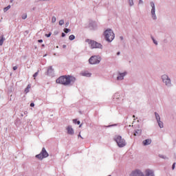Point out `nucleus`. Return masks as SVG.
<instances>
[{
	"mask_svg": "<svg viewBox=\"0 0 176 176\" xmlns=\"http://www.w3.org/2000/svg\"><path fill=\"white\" fill-rule=\"evenodd\" d=\"M10 5L8 6L7 7L3 8V12H8V10H9V9H10Z\"/></svg>",
	"mask_w": 176,
	"mask_h": 176,
	"instance_id": "obj_20",
	"label": "nucleus"
},
{
	"mask_svg": "<svg viewBox=\"0 0 176 176\" xmlns=\"http://www.w3.org/2000/svg\"><path fill=\"white\" fill-rule=\"evenodd\" d=\"M157 123L160 129H163V122L160 120V121H157Z\"/></svg>",
	"mask_w": 176,
	"mask_h": 176,
	"instance_id": "obj_19",
	"label": "nucleus"
},
{
	"mask_svg": "<svg viewBox=\"0 0 176 176\" xmlns=\"http://www.w3.org/2000/svg\"><path fill=\"white\" fill-rule=\"evenodd\" d=\"M155 119L157 122H159L160 120V116H159V113L156 112L155 113Z\"/></svg>",
	"mask_w": 176,
	"mask_h": 176,
	"instance_id": "obj_17",
	"label": "nucleus"
},
{
	"mask_svg": "<svg viewBox=\"0 0 176 176\" xmlns=\"http://www.w3.org/2000/svg\"><path fill=\"white\" fill-rule=\"evenodd\" d=\"M67 134H69L70 135H74V129H72V126H69L67 127Z\"/></svg>",
	"mask_w": 176,
	"mask_h": 176,
	"instance_id": "obj_11",
	"label": "nucleus"
},
{
	"mask_svg": "<svg viewBox=\"0 0 176 176\" xmlns=\"http://www.w3.org/2000/svg\"><path fill=\"white\" fill-rule=\"evenodd\" d=\"M69 41H74L75 39V36L74 34H72L69 36Z\"/></svg>",
	"mask_w": 176,
	"mask_h": 176,
	"instance_id": "obj_21",
	"label": "nucleus"
},
{
	"mask_svg": "<svg viewBox=\"0 0 176 176\" xmlns=\"http://www.w3.org/2000/svg\"><path fill=\"white\" fill-rule=\"evenodd\" d=\"M100 61H101V57L99 56H92L89 59V63L91 65L100 64Z\"/></svg>",
	"mask_w": 176,
	"mask_h": 176,
	"instance_id": "obj_5",
	"label": "nucleus"
},
{
	"mask_svg": "<svg viewBox=\"0 0 176 176\" xmlns=\"http://www.w3.org/2000/svg\"><path fill=\"white\" fill-rule=\"evenodd\" d=\"M119 54H120V52L117 53V56H119Z\"/></svg>",
	"mask_w": 176,
	"mask_h": 176,
	"instance_id": "obj_38",
	"label": "nucleus"
},
{
	"mask_svg": "<svg viewBox=\"0 0 176 176\" xmlns=\"http://www.w3.org/2000/svg\"><path fill=\"white\" fill-rule=\"evenodd\" d=\"M150 5L152 8V9H151V16H152L153 20H156V14H155V12H156V9L155 8V3L153 2H151Z\"/></svg>",
	"mask_w": 176,
	"mask_h": 176,
	"instance_id": "obj_7",
	"label": "nucleus"
},
{
	"mask_svg": "<svg viewBox=\"0 0 176 176\" xmlns=\"http://www.w3.org/2000/svg\"><path fill=\"white\" fill-rule=\"evenodd\" d=\"M11 2H13V0H11Z\"/></svg>",
	"mask_w": 176,
	"mask_h": 176,
	"instance_id": "obj_45",
	"label": "nucleus"
},
{
	"mask_svg": "<svg viewBox=\"0 0 176 176\" xmlns=\"http://www.w3.org/2000/svg\"><path fill=\"white\" fill-rule=\"evenodd\" d=\"M13 69H14V71H16V69H17V66L13 67Z\"/></svg>",
	"mask_w": 176,
	"mask_h": 176,
	"instance_id": "obj_33",
	"label": "nucleus"
},
{
	"mask_svg": "<svg viewBox=\"0 0 176 176\" xmlns=\"http://www.w3.org/2000/svg\"><path fill=\"white\" fill-rule=\"evenodd\" d=\"M64 24V20H60L59 21V25H63Z\"/></svg>",
	"mask_w": 176,
	"mask_h": 176,
	"instance_id": "obj_26",
	"label": "nucleus"
},
{
	"mask_svg": "<svg viewBox=\"0 0 176 176\" xmlns=\"http://www.w3.org/2000/svg\"><path fill=\"white\" fill-rule=\"evenodd\" d=\"M64 32H65V34H68V32H71V30L69 29L65 28L64 29Z\"/></svg>",
	"mask_w": 176,
	"mask_h": 176,
	"instance_id": "obj_22",
	"label": "nucleus"
},
{
	"mask_svg": "<svg viewBox=\"0 0 176 176\" xmlns=\"http://www.w3.org/2000/svg\"><path fill=\"white\" fill-rule=\"evenodd\" d=\"M172 168H173V170H174L175 168V163H173V164L172 166Z\"/></svg>",
	"mask_w": 176,
	"mask_h": 176,
	"instance_id": "obj_30",
	"label": "nucleus"
},
{
	"mask_svg": "<svg viewBox=\"0 0 176 176\" xmlns=\"http://www.w3.org/2000/svg\"><path fill=\"white\" fill-rule=\"evenodd\" d=\"M86 42L89 43L91 49H101L102 47V45L90 39H87Z\"/></svg>",
	"mask_w": 176,
	"mask_h": 176,
	"instance_id": "obj_3",
	"label": "nucleus"
},
{
	"mask_svg": "<svg viewBox=\"0 0 176 176\" xmlns=\"http://www.w3.org/2000/svg\"><path fill=\"white\" fill-rule=\"evenodd\" d=\"M47 156H49V153H47V151H46V148L43 147L41 153L36 155V157H37V159H39L40 160H42V159H44V157H47Z\"/></svg>",
	"mask_w": 176,
	"mask_h": 176,
	"instance_id": "obj_6",
	"label": "nucleus"
},
{
	"mask_svg": "<svg viewBox=\"0 0 176 176\" xmlns=\"http://www.w3.org/2000/svg\"><path fill=\"white\" fill-rule=\"evenodd\" d=\"M73 122L75 123V124H80V121H78L77 120H73Z\"/></svg>",
	"mask_w": 176,
	"mask_h": 176,
	"instance_id": "obj_23",
	"label": "nucleus"
},
{
	"mask_svg": "<svg viewBox=\"0 0 176 176\" xmlns=\"http://www.w3.org/2000/svg\"><path fill=\"white\" fill-rule=\"evenodd\" d=\"M42 42H43V40H42V39H40V40L38 41V43H42Z\"/></svg>",
	"mask_w": 176,
	"mask_h": 176,
	"instance_id": "obj_32",
	"label": "nucleus"
},
{
	"mask_svg": "<svg viewBox=\"0 0 176 176\" xmlns=\"http://www.w3.org/2000/svg\"><path fill=\"white\" fill-rule=\"evenodd\" d=\"M39 74V71H38L37 72H36L34 75H33V77L34 78V79L38 76Z\"/></svg>",
	"mask_w": 176,
	"mask_h": 176,
	"instance_id": "obj_24",
	"label": "nucleus"
},
{
	"mask_svg": "<svg viewBox=\"0 0 176 176\" xmlns=\"http://www.w3.org/2000/svg\"><path fill=\"white\" fill-rule=\"evenodd\" d=\"M31 89V85H28L27 87L25 89V93H28L30 91V89Z\"/></svg>",
	"mask_w": 176,
	"mask_h": 176,
	"instance_id": "obj_16",
	"label": "nucleus"
},
{
	"mask_svg": "<svg viewBox=\"0 0 176 176\" xmlns=\"http://www.w3.org/2000/svg\"><path fill=\"white\" fill-rule=\"evenodd\" d=\"M62 36H63V37L65 36V34L62 33Z\"/></svg>",
	"mask_w": 176,
	"mask_h": 176,
	"instance_id": "obj_37",
	"label": "nucleus"
},
{
	"mask_svg": "<svg viewBox=\"0 0 176 176\" xmlns=\"http://www.w3.org/2000/svg\"><path fill=\"white\" fill-rule=\"evenodd\" d=\"M126 72L120 74L119 76L117 77V80H123V79L124 78V76H126Z\"/></svg>",
	"mask_w": 176,
	"mask_h": 176,
	"instance_id": "obj_12",
	"label": "nucleus"
},
{
	"mask_svg": "<svg viewBox=\"0 0 176 176\" xmlns=\"http://www.w3.org/2000/svg\"><path fill=\"white\" fill-rule=\"evenodd\" d=\"M30 107H35V104L34 103H31Z\"/></svg>",
	"mask_w": 176,
	"mask_h": 176,
	"instance_id": "obj_34",
	"label": "nucleus"
},
{
	"mask_svg": "<svg viewBox=\"0 0 176 176\" xmlns=\"http://www.w3.org/2000/svg\"><path fill=\"white\" fill-rule=\"evenodd\" d=\"M104 35L107 42H112V41L115 39V33H113V32L111 29L104 31Z\"/></svg>",
	"mask_w": 176,
	"mask_h": 176,
	"instance_id": "obj_2",
	"label": "nucleus"
},
{
	"mask_svg": "<svg viewBox=\"0 0 176 176\" xmlns=\"http://www.w3.org/2000/svg\"><path fill=\"white\" fill-rule=\"evenodd\" d=\"M162 80L164 83H166V86L171 84V80L168 78V76L167 75L162 76Z\"/></svg>",
	"mask_w": 176,
	"mask_h": 176,
	"instance_id": "obj_8",
	"label": "nucleus"
},
{
	"mask_svg": "<svg viewBox=\"0 0 176 176\" xmlns=\"http://www.w3.org/2000/svg\"><path fill=\"white\" fill-rule=\"evenodd\" d=\"M49 69H52V67H50L48 69V71H49Z\"/></svg>",
	"mask_w": 176,
	"mask_h": 176,
	"instance_id": "obj_42",
	"label": "nucleus"
},
{
	"mask_svg": "<svg viewBox=\"0 0 176 176\" xmlns=\"http://www.w3.org/2000/svg\"><path fill=\"white\" fill-rule=\"evenodd\" d=\"M22 19H23V20H25V19H27V14H23V15L22 16Z\"/></svg>",
	"mask_w": 176,
	"mask_h": 176,
	"instance_id": "obj_27",
	"label": "nucleus"
},
{
	"mask_svg": "<svg viewBox=\"0 0 176 176\" xmlns=\"http://www.w3.org/2000/svg\"><path fill=\"white\" fill-rule=\"evenodd\" d=\"M115 97H119V94H116Z\"/></svg>",
	"mask_w": 176,
	"mask_h": 176,
	"instance_id": "obj_36",
	"label": "nucleus"
},
{
	"mask_svg": "<svg viewBox=\"0 0 176 176\" xmlns=\"http://www.w3.org/2000/svg\"><path fill=\"white\" fill-rule=\"evenodd\" d=\"M114 140L120 148H123V146H126V141L124 140V139L122 138V136L117 135L116 136Z\"/></svg>",
	"mask_w": 176,
	"mask_h": 176,
	"instance_id": "obj_4",
	"label": "nucleus"
},
{
	"mask_svg": "<svg viewBox=\"0 0 176 176\" xmlns=\"http://www.w3.org/2000/svg\"><path fill=\"white\" fill-rule=\"evenodd\" d=\"M153 41L155 45H157V41H156L154 38H153Z\"/></svg>",
	"mask_w": 176,
	"mask_h": 176,
	"instance_id": "obj_31",
	"label": "nucleus"
},
{
	"mask_svg": "<svg viewBox=\"0 0 176 176\" xmlns=\"http://www.w3.org/2000/svg\"><path fill=\"white\" fill-rule=\"evenodd\" d=\"M51 36H52V33L45 34V36H47V38H50Z\"/></svg>",
	"mask_w": 176,
	"mask_h": 176,
	"instance_id": "obj_29",
	"label": "nucleus"
},
{
	"mask_svg": "<svg viewBox=\"0 0 176 176\" xmlns=\"http://www.w3.org/2000/svg\"><path fill=\"white\" fill-rule=\"evenodd\" d=\"M63 47H65V45H63Z\"/></svg>",
	"mask_w": 176,
	"mask_h": 176,
	"instance_id": "obj_46",
	"label": "nucleus"
},
{
	"mask_svg": "<svg viewBox=\"0 0 176 176\" xmlns=\"http://www.w3.org/2000/svg\"><path fill=\"white\" fill-rule=\"evenodd\" d=\"M142 3V0H140V3Z\"/></svg>",
	"mask_w": 176,
	"mask_h": 176,
	"instance_id": "obj_40",
	"label": "nucleus"
},
{
	"mask_svg": "<svg viewBox=\"0 0 176 176\" xmlns=\"http://www.w3.org/2000/svg\"><path fill=\"white\" fill-rule=\"evenodd\" d=\"M56 16H52V23H56Z\"/></svg>",
	"mask_w": 176,
	"mask_h": 176,
	"instance_id": "obj_25",
	"label": "nucleus"
},
{
	"mask_svg": "<svg viewBox=\"0 0 176 176\" xmlns=\"http://www.w3.org/2000/svg\"><path fill=\"white\" fill-rule=\"evenodd\" d=\"M79 127H82V124H80V125L79 126Z\"/></svg>",
	"mask_w": 176,
	"mask_h": 176,
	"instance_id": "obj_43",
	"label": "nucleus"
},
{
	"mask_svg": "<svg viewBox=\"0 0 176 176\" xmlns=\"http://www.w3.org/2000/svg\"><path fill=\"white\" fill-rule=\"evenodd\" d=\"M141 134V130L138 129L135 131L133 135L137 136V135H140Z\"/></svg>",
	"mask_w": 176,
	"mask_h": 176,
	"instance_id": "obj_15",
	"label": "nucleus"
},
{
	"mask_svg": "<svg viewBox=\"0 0 176 176\" xmlns=\"http://www.w3.org/2000/svg\"><path fill=\"white\" fill-rule=\"evenodd\" d=\"M4 41H5V38L3 37V36H1L0 39V46H2V45H3Z\"/></svg>",
	"mask_w": 176,
	"mask_h": 176,
	"instance_id": "obj_18",
	"label": "nucleus"
},
{
	"mask_svg": "<svg viewBox=\"0 0 176 176\" xmlns=\"http://www.w3.org/2000/svg\"><path fill=\"white\" fill-rule=\"evenodd\" d=\"M82 76H87V78H89V76H91V74L89 73L88 72H82L81 73Z\"/></svg>",
	"mask_w": 176,
	"mask_h": 176,
	"instance_id": "obj_14",
	"label": "nucleus"
},
{
	"mask_svg": "<svg viewBox=\"0 0 176 176\" xmlns=\"http://www.w3.org/2000/svg\"><path fill=\"white\" fill-rule=\"evenodd\" d=\"M130 176H144V173H142V172H141V170H135L132 171Z\"/></svg>",
	"mask_w": 176,
	"mask_h": 176,
	"instance_id": "obj_9",
	"label": "nucleus"
},
{
	"mask_svg": "<svg viewBox=\"0 0 176 176\" xmlns=\"http://www.w3.org/2000/svg\"><path fill=\"white\" fill-rule=\"evenodd\" d=\"M129 3H130L131 6H133V5H134L133 0H129Z\"/></svg>",
	"mask_w": 176,
	"mask_h": 176,
	"instance_id": "obj_28",
	"label": "nucleus"
},
{
	"mask_svg": "<svg viewBox=\"0 0 176 176\" xmlns=\"http://www.w3.org/2000/svg\"><path fill=\"white\" fill-rule=\"evenodd\" d=\"M68 24H69L68 23L65 24L66 27L68 25Z\"/></svg>",
	"mask_w": 176,
	"mask_h": 176,
	"instance_id": "obj_41",
	"label": "nucleus"
},
{
	"mask_svg": "<svg viewBox=\"0 0 176 176\" xmlns=\"http://www.w3.org/2000/svg\"><path fill=\"white\" fill-rule=\"evenodd\" d=\"M78 137H80V138H82L83 140V138L80 135V133L78 134Z\"/></svg>",
	"mask_w": 176,
	"mask_h": 176,
	"instance_id": "obj_35",
	"label": "nucleus"
},
{
	"mask_svg": "<svg viewBox=\"0 0 176 176\" xmlns=\"http://www.w3.org/2000/svg\"><path fill=\"white\" fill-rule=\"evenodd\" d=\"M145 176H155V174L153 173V170L151 169H146L145 170Z\"/></svg>",
	"mask_w": 176,
	"mask_h": 176,
	"instance_id": "obj_10",
	"label": "nucleus"
},
{
	"mask_svg": "<svg viewBox=\"0 0 176 176\" xmlns=\"http://www.w3.org/2000/svg\"><path fill=\"white\" fill-rule=\"evenodd\" d=\"M121 41H123V37H120Z\"/></svg>",
	"mask_w": 176,
	"mask_h": 176,
	"instance_id": "obj_39",
	"label": "nucleus"
},
{
	"mask_svg": "<svg viewBox=\"0 0 176 176\" xmlns=\"http://www.w3.org/2000/svg\"><path fill=\"white\" fill-rule=\"evenodd\" d=\"M152 142V140L151 139H146L143 141V145L146 146V145H151Z\"/></svg>",
	"mask_w": 176,
	"mask_h": 176,
	"instance_id": "obj_13",
	"label": "nucleus"
},
{
	"mask_svg": "<svg viewBox=\"0 0 176 176\" xmlns=\"http://www.w3.org/2000/svg\"><path fill=\"white\" fill-rule=\"evenodd\" d=\"M133 118H135V116H133Z\"/></svg>",
	"mask_w": 176,
	"mask_h": 176,
	"instance_id": "obj_44",
	"label": "nucleus"
},
{
	"mask_svg": "<svg viewBox=\"0 0 176 176\" xmlns=\"http://www.w3.org/2000/svg\"><path fill=\"white\" fill-rule=\"evenodd\" d=\"M76 78L72 76H61L56 79V82L59 85H63V86H69L72 83H75Z\"/></svg>",
	"mask_w": 176,
	"mask_h": 176,
	"instance_id": "obj_1",
	"label": "nucleus"
}]
</instances>
